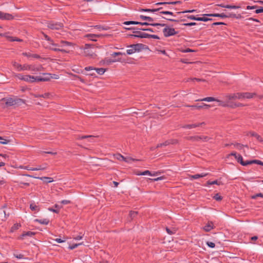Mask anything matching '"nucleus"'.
I'll use <instances>...</instances> for the list:
<instances>
[{"instance_id": "f257e3e1", "label": "nucleus", "mask_w": 263, "mask_h": 263, "mask_svg": "<svg viewBox=\"0 0 263 263\" xmlns=\"http://www.w3.org/2000/svg\"><path fill=\"white\" fill-rule=\"evenodd\" d=\"M256 96V93L254 92H236L227 94L224 96V98L227 100V103H229L231 100H242L245 99H252Z\"/></svg>"}, {"instance_id": "f03ea898", "label": "nucleus", "mask_w": 263, "mask_h": 263, "mask_svg": "<svg viewBox=\"0 0 263 263\" xmlns=\"http://www.w3.org/2000/svg\"><path fill=\"white\" fill-rule=\"evenodd\" d=\"M152 25L153 26L165 27V28L163 29V33L164 34V36L165 37H168L170 36L174 35L178 33V32L175 31L174 28L170 27L165 24L156 23L152 24Z\"/></svg>"}, {"instance_id": "7ed1b4c3", "label": "nucleus", "mask_w": 263, "mask_h": 263, "mask_svg": "<svg viewBox=\"0 0 263 263\" xmlns=\"http://www.w3.org/2000/svg\"><path fill=\"white\" fill-rule=\"evenodd\" d=\"M96 48L91 47L89 45L86 44L84 49V54L86 57L95 58L96 56Z\"/></svg>"}, {"instance_id": "20e7f679", "label": "nucleus", "mask_w": 263, "mask_h": 263, "mask_svg": "<svg viewBox=\"0 0 263 263\" xmlns=\"http://www.w3.org/2000/svg\"><path fill=\"white\" fill-rule=\"evenodd\" d=\"M127 47L129 49L126 50V53L130 55L135 53L136 52L141 51L143 47V45L142 44H132L128 46Z\"/></svg>"}, {"instance_id": "39448f33", "label": "nucleus", "mask_w": 263, "mask_h": 263, "mask_svg": "<svg viewBox=\"0 0 263 263\" xmlns=\"http://www.w3.org/2000/svg\"><path fill=\"white\" fill-rule=\"evenodd\" d=\"M15 76L19 80L25 81L28 83H33L36 82L35 77L31 75H23L22 74L17 73Z\"/></svg>"}, {"instance_id": "423d86ee", "label": "nucleus", "mask_w": 263, "mask_h": 263, "mask_svg": "<svg viewBox=\"0 0 263 263\" xmlns=\"http://www.w3.org/2000/svg\"><path fill=\"white\" fill-rule=\"evenodd\" d=\"M44 37H45V39L49 42V43L52 45V46H61V47H65V46H71V43L70 42H67V41H61L60 42V44H55L53 42V41L51 39L50 37H49L48 35H44Z\"/></svg>"}, {"instance_id": "0eeeda50", "label": "nucleus", "mask_w": 263, "mask_h": 263, "mask_svg": "<svg viewBox=\"0 0 263 263\" xmlns=\"http://www.w3.org/2000/svg\"><path fill=\"white\" fill-rule=\"evenodd\" d=\"M23 103V101L21 99L9 98L5 99V103L7 105L12 106L14 105H19Z\"/></svg>"}, {"instance_id": "6e6552de", "label": "nucleus", "mask_w": 263, "mask_h": 263, "mask_svg": "<svg viewBox=\"0 0 263 263\" xmlns=\"http://www.w3.org/2000/svg\"><path fill=\"white\" fill-rule=\"evenodd\" d=\"M229 156H234L237 162L240 163L243 166H247V165L249 164V163L248 162V161H243L242 157L240 155L237 154L236 152H232L229 155Z\"/></svg>"}, {"instance_id": "1a4fd4ad", "label": "nucleus", "mask_w": 263, "mask_h": 263, "mask_svg": "<svg viewBox=\"0 0 263 263\" xmlns=\"http://www.w3.org/2000/svg\"><path fill=\"white\" fill-rule=\"evenodd\" d=\"M47 27L52 30H59L62 28L63 25L60 23L54 22L51 21L48 23Z\"/></svg>"}, {"instance_id": "9d476101", "label": "nucleus", "mask_w": 263, "mask_h": 263, "mask_svg": "<svg viewBox=\"0 0 263 263\" xmlns=\"http://www.w3.org/2000/svg\"><path fill=\"white\" fill-rule=\"evenodd\" d=\"M43 75L44 76L43 77H40V76L35 77L36 82H46V81H48L51 78H52V77L51 76V74H50V73H43Z\"/></svg>"}, {"instance_id": "9b49d317", "label": "nucleus", "mask_w": 263, "mask_h": 263, "mask_svg": "<svg viewBox=\"0 0 263 263\" xmlns=\"http://www.w3.org/2000/svg\"><path fill=\"white\" fill-rule=\"evenodd\" d=\"M197 101H206V102H212V101H216L217 102L219 103V105H222L223 106H226L227 104L226 103H224L223 102L218 100L214 97H206L200 100H197Z\"/></svg>"}, {"instance_id": "f8f14e48", "label": "nucleus", "mask_w": 263, "mask_h": 263, "mask_svg": "<svg viewBox=\"0 0 263 263\" xmlns=\"http://www.w3.org/2000/svg\"><path fill=\"white\" fill-rule=\"evenodd\" d=\"M203 16H213V17H220L221 18H227L230 17L232 16H234L235 14H226L223 13L219 14V13H214V14H202Z\"/></svg>"}, {"instance_id": "ddd939ff", "label": "nucleus", "mask_w": 263, "mask_h": 263, "mask_svg": "<svg viewBox=\"0 0 263 263\" xmlns=\"http://www.w3.org/2000/svg\"><path fill=\"white\" fill-rule=\"evenodd\" d=\"M44 69L42 65H33L31 64L30 71L32 72V74H36L37 72L41 71Z\"/></svg>"}, {"instance_id": "4468645a", "label": "nucleus", "mask_w": 263, "mask_h": 263, "mask_svg": "<svg viewBox=\"0 0 263 263\" xmlns=\"http://www.w3.org/2000/svg\"><path fill=\"white\" fill-rule=\"evenodd\" d=\"M205 124V123L204 122L198 123H195V124H186L183 125L182 127L183 128H187V129H192L193 128H196L197 127H199L202 125H204Z\"/></svg>"}, {"instance_id": "2eb2a0df", "label": "nucleus", "mask_w": 263, "mask_h": 263, "mask_svg": "<svg viewBox=\"0 0 263 263\" xmlns=\"http://www.w3.org/2000/svg\"><path fill=\"white\" fill-rule=\"evenodd\" d=\"M190 139L195 141H207L209 140V138L207 136H193L191 137Z\"/></svg>"}, {"instance_id": "dca6fc26", "label": "nucleus", "mask_w": 263, "mask_h": 263, "mask_svg": "<svg viewBox=\"0 0 263 263\" xmlns=\"http://www.w3.org/2000/svg\"><path fill=\"white\" fill-rule=\"evenodd\" d=\"M0 19L3 20H10L13 19V16L9 13H4L1 11Z\"/></svg>"}, {"instance_id": "f3484780", "label": "nucleus", "mask_w": 263, "mask_h": 263, "mask_svg": "<svg viewBox=\"0 0 263 263\" xmlns=\"http://www.w3.org/2000/svg\"><path fill=\"white\" fill-rule=\"evenodd\" d=\"M187 107H191L193 109L196 108L200 109L202 108H208L210 107V105L202 103L201 105H187Z\"/></svg>"}, {"instance_id": "a211bd4d", "label": "nucleus", "mask_w": 263, "mask_h": 263, "mask_svg": "<svg viewBox=\"0 0 263 263\" xmlns=\"http://www.w3.org/2000/svg\"><path fill=\"white\" fill-rule=\"evenodd\" d=\"M134 32L137 33V34L134 35L136 37L140 38H149V34L140 31H135Z\"/></svg>"}, {"instance_id": "6ab92c4d", "label": "nucleus", "mask_w": 263, "mask_h": 263, "mask_svg": "<svg viewBox=\"0 0 263 263\" xmlns=\"http://www.w3.org/2000/svg\"><path fill=\"white\" fill-rule=\"evenodd\" d=\"M208 175V173H202L201 174H195V175H191L190 176V178L191 180H193V179H198L199 178H201V177H204Z\"/></svg>"}, {"instance_id": "aec40b11", "label": "nucleus", "mask_w": 263, "mask_h": 263, "mask_svg": "<svg viewBox=\"0 0 263 263\" xmlns=\"http://www.w3.org/2000/svg\"><path fill=\"white\" fill-rule=\"evenodd\" d=\"M162 9V7H160L157 9H141L140 10V11L155 13L156 12L160 11Z\"/></svg>"}, {"instance_id": "412c9836", "label": "nucleus", "mask_w": 263, "mask_h": 263, "mask_svg": "<svg viewBox=\"0 0 263 263\" xmlns=\"http://www.w3.org/2000/svg\"><path fill=\"white\" fill-rule=\"evenodd\" d=\"M203 230L206 232H209L213 229V224L212 222H208L203 228Z\"/></svg>"}, {"instance_id": "4be33fe9", "label": "nucleus", "mask_w": 263, "mask_h": 263, "mask_svg": "<svg viewBox=\"0 0 263 263\" xmlns=\"http://www.w3.org/2000/svg\"><path fill=\"white\" fill-rule=\"evenodd\" d=\"M219 6L222 8H227V9H236L240 8L239 6H234V5H222L220 4L219 5Z\"/></svg>"}, {"instance_id": "5701e85b", "label": "nucleus", "mask_w": 263, "mask_h": 263, "mask_svg": "<svg viewBox=\"0 0 263 263\" xmlns=\"http://www.w3.org/2000/svg\"><path fill=\"white\" fill-rule=\"evenodd\" d=\"M34 221L37 222L39 223H41V224H42L47 225V224H48L49 223V220L48 219H46V218L43 219H36L34 220Z\"/></svg>"}, {"instance_id": "b1692460", "label": "nucleus", "mask_w": 263, "mask_h": 263, "mask_svg": "<svg viewBox=\"0 0 263 263\" xmlns=\"http://www.w3.org/2000/svg\"><path fill=\"white\" fill-rule=\"evenodd\" d=\"M35 235V233L31 231H28L24 233L20 237V239H23L24 237L25 236H29V237H32Z\"/></svg>"}, {"instance_id": "393cba45", "label": "nucleus", "mask_w": 263, "mask_h": 263, "mask_svg": "<svg viewBox=\"0 0 263 263\" xmlns=\"http://www.w3.org/2000/svg\"><path fill=\"white\" fill-rule=\"evenodd\" d=\"M87 37H88L90 40L96 41H97V38L99 36V35H97L95 34H88L86 35Z\"/></svg>"}, {"instance_id": "a878e982", "label": "nucleus", "mask_w": 263, "mask_h": 263, "mask_svg": "<svg viewBox=\"0 0 263 263\" xmlns=\"http://www.w3.org/2000/svg\"><path fill=\"white\" fill-rule=\"evenodd\" d=\"M34 178H39L42 180L45 181L48 183H50L53 181V179L51 177H34Z\"/></svg>"}, {"instance_id": "bb28decb", "label": "nucleus", "mask_w": 263, "mask_h": 263, "mask_svg": "<svg viewBox=\"0 0 263 263\" xmlns=\"http://www.w3.org/2000/svg\"><path fill=\"white\" fill-rule=\"evenodd\" d=\"M12 63L13 66L15 68V69L17 71H21V68H22V65L17 63L15 61L12 62Z\"/></svg>"}, {"instance_id": "cd10ccee", "label": "nucleus", "mask_w": 263, "mask_h": 263, "mask_svg": "<svg viewBox=\"0 0 263 263\" xmlns=\"http://www.w3.org/2000/svg\"><path fill=\"white\" fill-rule=\"evenodd\" d=\"M136 175H138V176H141V175H151V172L148 170H146L144 172H140V171H137L135 173Z\"/></svg>"}, {"instance_id": "c85d7f7f", "label": "nucleus", "mask_w": 263, "mask_h": 263, "mask_svg": "<svg viewBox=\"0 0 263 263\" xmlns=\"http://www.w3.org/2000/svg\"><path fill=\"white\" fill-rule=\"evenodd\" d=\"M47 168V165L46 164H44L43 165H39L38 166L34 167L33 170L35 171H41L45 170Z\"/></svg>"}, {"instance_id": "c756f323", "label": "nucleus", "mask_w": 263, "mask_h": 263, "mask_svg": "<svg viewBox=\"0 0 263 263\" xmlns=\"http://www.w3.org/2000/svg\"><path fill=\"white\" fill-rule=\"evenodd\" d=\"M53 47H50V49L52 50H53V51H61V52H67V51L65 50V49H60L59 48H57V46H52ZM59 47H62L61 46H59Z\"/></svg>"}, {"instance_id": "7c9ffc66", "label": "nucleus", "mask_w": 263, "mask_h": 263, "mask_svg": "<svg viewBox=\"0 0 263 263\" xmlns=\"http://www.w3.org/2000/svg\"><path fill=\"white\" fill-rule=\"evenodd\" d=\"M251 135L253 137H255L258 141H259L260 142L263 141V139L261 138V137L259 135H258L257 133H256L255 132H252L251 133Z\"/></svg>"}, {"instance_id": "2f4dec72", "label": "nucleus", "mask_w": 263, "mask_h": 263, "mask_svg": "<svg viewBox=\"0 0 263 263\" xmlns=\"http://www.w3.org/2000/svg\"><path fill=\"white\" fill-rule=\"evenodd\" d=\"M115 156H116V158L120 161H125V162L128 161L126 158L124 157V156H123L122 155H121L120 154H118L116 155Z\"/></svg>"}, {"instance_id": "473e14b6", "label": "nucleus", "mask_w": 263, "mask_h": 263, "mask_svg": "<svg viewBox=\"0 0 263 263\" xmlns=\"http://www.w3.org/2000/svg\"><path fill=\"white\" fill-rule=\"evenodd\" d=\"M159 12L160 14H165V15H168V16H170V15L173 16H176V15H174V14L172 12H171V11H159Z\"/></svg>"}, {"instance_id": "72a5a7b5", "label": "nucleus", "mask_w": 263, "mask_h": 263, "mask_svg": "<svg viewBox=\"0 0 263 263\" xmlns=\"http://www.w3.org/2000/svg\"><path fill=\"white\" fill-rule=\"evenodd\" d=\"M95 70L99 74L102 75L104 73L105 69L103 68H95Z\"/></svg>"}, {"instance_id": "f704fd0d", "label": "nucleus", "mask_w": 263, "mask_h": 263, "mask_svg": "<svg viewBox=\"0 0 263 263\" xmlns=\"http://www.w3.org/2000/svg\"><path fill=\"white\" fill-rule=\"evenodd\" d=\"M140 18L143 20H146V21H148V22H153L154 21L153 18L149 17V16L143 15H140Z\"/></svg>"}, {"instance_id": "c9c22d12", "label": "nucleus", "mask_w": 263, "mask_h": 263, "mask_svg": "<svg viewBox=\"0 0 263 263\" xmlns=\"http://www.w3.org/2000/svg\"><path fill=\"white\" fill-rule=\"evenodd\" d=\"M31 64H25L22 65L21 71L29 70Z\"/></svg>"}, {"instance_id": "e433bc0d", "label": "nucleus", "mask_w": 263, "mask_h": 263, "mask_svg": "<svg viewBox=\"0 0 263 263\" xmlns=\"http://www.w3.org/2000/svg\"><path fill=\"white\" fill-rule=\"evenodd\" d=\"M248 162L249 163V164H252V163H256V164H257L263 165V162H262V161H261L260 160H252V161H248Z\"/></svg>"}, {"instance_id": "4c0bfd02", "label": "nucleus", "mask_w": 263, "mask_h": 263, "mask_svg": "<svg viewBox=\"0 0 263 263\" xmlns=\"http://www.w3.org/2000/svg\"><path fill=\"white\" fill-rule=\"evenodd\" d=\"M166 231L168 234L172 235V234H175L177 230L175 228H173L172 229H170L168 228H166Z\"/></svg>"}, {"instance_id": "58836bf2", "label": "nucleus", "mask_w": 263, "mask_h": 263, "mask_svg": "<svg viewBox=\"0 0 263 263\" xmlns=\"http://www.w3.org/2000/svg\"><path fill=\"white\" fill-rule=\"evenodd\" d=\"M233 145L235 148L239 150L242 149L245 146L247 147V146H245L238 143L234 144Z\"/></svg>"}, {"instance_id": "ea45409f", "label": "nucleus", "mask_w": 263, "mask_h": 263, "mask_svg": "<svg viewBox=\"0 0 263 263\" xmlns=\"http://www.w3.org/2000/svg\"><path fill=\"white\" fill-rule=\"evenodd\" d=\"M30 208L32 211H39V207L36 204L33 203L30 204Z\"/></svg>"}, {"instance_id": "a19ab883", "label": "nucleus", "mask_w": 263, "mask_h": 263, "mask_svg": "<svg viewBox=\"0 0 263 263\" xmlns=\"http://www.w3.org/2000/svg\"><path fill=\"white\" fill-rule=\"evenodd\" d=\"M206 186H209V185H213V184H217V185H219L220 183L217 181V180H214V181H208L206 183Z\"/></svg>"}, {"instance_id": "79ce46f5", "label": "nucleus", "mask_w": 263, "mask_h": 263, "mask_svg": "<svg viewBox=\"0 0 263 263\" xmlns=\"http://www.w3.org/2000/svg\"><path fill=\"white\" fill-rule=\"evenodd\" d=\"M124 24L126 25H138L139 24V22L137 21H126L124 23Z\"/></svg>"}, {"instance_id": "37998d69", "label": "nucleus", "mask_w": 263, "mask_h": 263, "mask_svg": "<svg viewBox=\"0 0 263 263\" xmlns=\"http://www.w3.org/2000/svg\"><path fill=\"white\" fill-rule=\"evenodd\" d=\"M197 10L192 9V10H185V11H182V12H177V14H180V13H193V12H197Z\"/></svg>"}, {"instance_id": "c03bdc74", "label": "nucleus", "mask_w": 263, "mask_h": 263, "mask_svg": "<svg viewBox=\"0 0 263 263\" xmlns=\"http://www.w3.org/2000/svg\"><path fill=\"white\" fill-rule=\"evenodd\" d=\"M83 244V242L79 243H76L72 245H70L69 246V249L70 250H73L75 248H76L78 246L80 245H82Z\"/></svg>"}, {"instance_id": "a18cd8bd", "label": "nucleus", "mask_w": 263, "mask_h": 263, "mask_svg": "<svg viewBox=\"0 0 263 263\" xmlns=\"http://www.w3.org/2000/svg\"><path fill=\"white\" fill-rule=\"evenodd\" d=\"M212 19L209 18L205 17H198V21H203V22H207L209 21H211Z\"/></svg>"}, {"instance_id": "49530a36", "label": "nucleus", "mask_w": 263, "mask_h": 263, "mask_svg": "<svg viewBox=\"0 0 263 263\" xmlns=\"http://www.w3.org/2000/svg\"><path fill=\"white\" fill-rule=\"evenodd\" d=\"M9 141L0 136V144H7Z\"/></svg>"}, {"instance_id": "de8ad7c7", "label": "nucleus", "mask_w": 263, "mask_h": 263, "mask_svg": "<svg viewBox=\"0 0 263 263\" xmlns=\"http://www.w3.org/2000/svg\"><path fill=\"white\" fill-rule=\"evenodd\" d=\"M22 55L27 57L28 59L32 58V53L29 52H25L22 53Z\"/></svg>"}, {"instance_id": "09e8293b", "label": "nucleus", "mask_w": 263, "mask_h": 263, "mask_svg": "<svg viewBox=\"0 0 263 263\" xmlns=\"http://www.w3.org/2000/svg\"><path fill=\"white\" fill-rule=\"evenodd\" d=\"M186 17L190 20L198 21V17L193 15H186Z\"/></svg>"}, {"instance_id": "8fccbe9b", "label": "nucleus", "mask_w": 263, "mask_h": 263, "mask_svg": "<svg viewBox=\"0 0 263 263\" xmlns=\"http://www.w3.org/2000/svg\"><path fill=\"white\" fill-rule=\"evenodd\" d=\"M93 138V137L92 136H79L77 137V139H85V138Z\"/></svg>"}, {"instance_id": "3c124183", "label": "nucleus", "mask_w": 263, "mask_h": 263, "mask_svg": "<svg viewBox=\"0 0 263 263\" xmlns=\"http://www.w3.org/2000/svg\"><path fill=\"white\" fill-rule=\"evenodd\" d=\"M257 197L263 198V193H258L252 196V199H256Z\"/></svg>"}, {"instance_id": "603ef678", "label": "nucleus", "mask_w": 263, "mask_h": 263, "mask_svg": "<svg viewBox=\"0 0 263 263\" xmlns=\"http://www.w3.org/2000/svg\"><path fill=\"white\" fill-rule=\"evenodd\" d=\"M190 81H196L197 82H201V81H204V80L203 79H198V78H190L187 80V82H189Z\"/></svg>"}, {"instance_id": "864d4df0", "label": "nucleus", "mask_w": 263, "mask_h": 263, "mask_svg": "<svg viewBox=\"0 0 263 263\" xmlns=\"http://www.w3.org/2000/svg\"><path fill=\"white\" fill-rule=\"evenodd\" d=\"M214 198L217 201H220L222 199V197L218 194H216L214 195Z\"/></svg>"}, {"instance_id": "5fc2aeb1", "label": "nucleus", "mask_w": 263, "mask_h": 263, "mask_svg": "<svg viewBox=\"0 0 263 263\" xmlns=\"http://www.w3.org/2000/svg\"><path fill=\"white\" fill-rule=\"evenodd\" d=\"M14 256L18 258V259H23V258H24V255L22 254H14Z\"/></svg>"}, {"instance_id": "6e6d98bb", "label": "nucleus", "mask_w": 263, "mask_h": 263, "mask_svg": "<svg viewBox=\"0 0 263 263\" xmlns=\"http://www.w3.org/2000/svg\"><path fill=\"white\" fill-rule=\"evenodd\" d=\"M95 27L98 29L100 31L107 30V28L100 25H96L95 26Z\"/></svg>"}, {"instance_id": "4d7b16f0", "label": "nucleus", "mask_w": 263, "mask_h": 263, "mask_svg": "<svg viewBox=\"0 0 263 263\" xmlns=\"http://www.w3.org/2000/svg\"><path fill=\"white\" fill-rule=\"evenodd\" d=\"M105 61L107 63H114L117 61H120V60H111V59H106L105 60Z\"/></svg>"}, {"instance_id": "13d9d810", "label": "nucleus", "mask_w": 263, "mask_h": 263, "mask_svg": "<svg viewBox=\"0 0 263 263\" xmlns=\"http://www.w3.org/2000/svg\"><path fill=\"white\" fill-rule=\"evenodd\" d=\"M206 245L211 248H214L215 247V243L213 242L208 241Z\"/></svg>"}, {"instance_id": "bf43d9fd", "label": "nucleus", "mask_w": 263, "mask_h": 263, "mask_svg": "<svg viewBox=\"0 0 263 263\" xmlns=\"http://www.w3.org/2000/svg\"><path fill=\"white\" fill-rule=\"evenodd\" d=\"M170 143V142H168V141H166V142H165L164 143H162L159 144L157 145V147H162V146H166V145H168Z\"/></svg>"}, {"instance_id": "052dcab7", "label": "nucleus", "mask_w": 263, "mask_h": 263, "mask_svg": "<svg viewBox=\"0 0 263 263\" xmlns=\"http://www.w3.org/2000/svg\"><path fill=\"white\" fill-rule=\"evenodd\" d=\"M50 96V94L49 93H45L44 94L39 95V96H37V97H43L44 98H49Z\"/></svg>"}, {"instance_id": "680f3d73", "label": "nucleus", "mask_w": 263, "mask_h": 263, "mask_svg": "<svg viewBox=\"0 0 263 263\" xmlns=\"http://www.w3.org/2000/svg\"><path fill=\"white\" fill-rule=\"evenodd\" d=\"M163 18L166 19L167 21H171V22H179V21L178 20L173 19V18H170V17H163Z\"/></svg>"}, {"instance_id": "e2e57ef3", "label": "nucleus", "mask_w": 263, "mask_h": 263, "mask_svg": "<svg viewBox=\"0 0 263 263\" xmlns=\"http://www.w3.org/2000/svg\"><path fill=\"white\" fill-rule=\"evenodd\" d=\"M137 212L131 211L130 212V213H129V216H130V218L132 219L134 217H135L136 215H137Z\"/></svg>"}, {"instance_id": "0e129e2a", "label": "nucleus", "mask_w": 263, "mask_h": 263, "mask_svg": "<svg viewBox=\"0 0 263 263\" xmlns=\"http://www.w3.org/2000/svg\"><path fill=\"white\" fill-rule=\"evenodd\" d=\"M122 54H125V53H123L120 52H113L112 54H111V57H115L117 55H122Z\"/></svg>"}, {"instance_id": "69168bd1", "label": "nucleus", "mask_w": 263, "mask_h": 263, "mask_svg": "<svg viewBox=\"0 0 263 263\" xmlns=\"http://www.w3.org/2000/svg\"><path fill=\"white\" fill-rule=\"evenodd\" d=\"M48 210L49 211H51V212H54L55 213H58L59 212V210L58 209H55L54 208H48Z\"/></svg>"}, {"instance_id": "338daca9", "label": "nucleus", "mask_w": 263, "mask_h": 263, "mask_svg": "<svg viewBox=\"0 0 263 263\" xmlns=\"http://www.w3.org/2000/svg\"><path fill=\"white\" fill-rule=\"evenodd\" d=\"M54 241L58 243H62L65 241V239H62L61 238H56L54 239Z\"/></svg>"}, {"instance_id": "774afa93", "label": "nucleus", "mask_w": 263, "mask_h": 263, "mask_svg": "<svg viewBox=\"0 0 263 263\" xmlns=\"http://www.w3.org/2000/svg\"><path fill=\"white\" fill-rule=\"evenodd\" d=\"M95 68H94L92 66L86 67L85 68V70L86 71L95 70Z\"/></svg>"}]
</instances>
